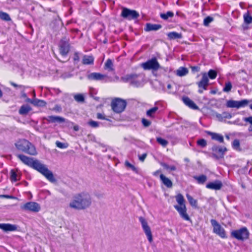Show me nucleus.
<instances>
[{
	"label": "nucleus",
	"instance_id": "obj_1",
	"mask_svg": "<svg viewBox=\"0 0 252 252\" xmlns=\"http://www.w3.org/2000/svg\"><path fill=\"white\" fill-rule=\"evenodd\" d=\"M17 157L26 165L36 170L43 175L50 182L54 183L56 179L52 172L50 171L46 166L40 163L38 160H34L32 158L27 157L24 155L18 154Z\"/></svg>",
	"mask_w": 252,
	"mask_h": 252
},
{
	"label": "nucleus",
	"instance_id": "obj_2",
	"mask_svg": "<svg viewBox=\"0 0 252 252\" xmlns=\"http://www.w3.org/2000/svg\"><path fill=\"white\" fill-rule=\"evenodd\" d=\"M92 204L90 195L87 192H81L75 194L70 202V208L78 210H84L89 208Z\"/></svg>",
	"mask_w": 252,
	"mask_h": 252
},
{
	"label": "nucleus",
	"instance_id": "obj_3",
	"mask_svg": "<svg viewBox=\"0 0 252 252\" xmlns=\"http://www.w3.org/2000/svg\"><path fill=\"white\" fill-rule=\"evenodd\" d=\"M15 145L18 150L29 155H35L37 154L34 145L25 139L19 140L15 143Z\"/></svg>",
	"mask_w": 252,
	"mask_h": 252
},
{
	"label": "nucleus",
	"instance_id": "obj_4",
	"mask_svg": "<svg viewBox=\"0 0 252 252\" xmlns=\"http://www.w3.org/2000/svg\"><path fill=\"white\" fill-rule=\"evenodd\" d=\"M122 79L124 82L128 83L130 85L136 87L142 86L144 82L143 76L141 74H126L122 77Z\"/></svg>",
	"mask_w": 252,
	"mask_h": 252
},
{
	"label": "nucleus",
	"instance_id": "obj_5",
	"mask_svg": "<svg viewBox=\"0 0 252 252\" xmlns=\"http://www.w3.org/2000/svg\"><path fill=\"white\" fill-rule=\"evenodd\" d=\"M126 105L125 100L116 98L111 102V107L113 111L117 113H120L124 111Z\"/></svg>",
	"mask_w": 252,
	"mask_h": 252
},
{
	"label": "nucleus",
	"instance_id": "obj_6",
	"mask_svg": "<svg viewBox=\"0 0 252 252\" xmlns=\"http://www.w3.org/2000/svg\"><path fill=\"white\" fill-rule=\"evenodd\" d=\"M249 232L246 227H243L239 229L235 230L231 232L233 237L238 240L244 241L247 240L249 237Z\"/></svg>",
	"mask_w": 252,
	"mask_h": 252
},
{
	"label": "nucleus",
	"instance_id": "obj_7",
	"mask_svg": "<svg viewBox=\"0 0 252 252\" xmlns=\"http://www.w3.org/2000/svg\"><path fill=\"white\" fill-rule=\"evenodd\" d=\"M139 220L141 224L142 229L146 235L147 238L150 243L153 241V235L151 229L148 224L147 220L142 217L139 218Z\"/></svg>",
	"mask_w": 252,
	"mask_h": 252
},
{
	"label": "nucleus",
	"instance_id": "obj_8",
	"mask_svg": "<svg viewBox=\"0 0 252 252\" xmlns=\"http://www.w3.org/2000/svg\"><path fill=\"white\" fill-rule=\"evenodd\" d=\"M141 66L145 70H158L160 66L156 58L148 60L141 64Z\"/></svg>",
	"mask_w": 252,
	"mask_h": 252
},
{
	"label": "nucleus",
	"instance_id": "obj_9",
	"mask_svg": "<svg viewBox=\"0 0 252 252\" xmlns=\"http://www.w3.org/2000/svg\"><path fill=\"white\" fill-rule=\"evenodd\" d=\"M250 101H251L247 99H243L241 101L230 100L227 101L226 106L228 108H236L239 109L248 105Z\"/></svg>",
	"mask_w": 252,
	"mask_h": 252
},
{
	"label": "nucleus",
	"instance_id": "obj_10",
	"mask_svg": "<svg viewBox=\"0 0 252 252\" xmlns=\"http://www.w3.org/2000/svg\"><path fill=\"white\" fill-rule=\"evenodd\" d=\"M40 205L35 202H29L21 206V209L25 211L38 212L40 210Z\"/></svg>",
	"mask_w": 252,
	"mask_h": 252
},
{
	"label": "nucleus",
	"instance_id": "obj_11",
	"mask_svg": "<svg viewBox=\"0 0 252 252\" xmlns=\"http://www.w3.org/2000/svg\"><path fill=\"white\" fill-rule=\"evenodd\" d=\"M60 53L62 56H66L70 50V46L68 40L65 38H63L59 43Z\"/></svg>",
	"mask_w": 252,
	"mask_h": 252
},
{
	"label": "nucleus",
	"instance_id": "obj_12",
	"mask_svg": "<svg viewBox=\"0 0 252 252\" xmlns=\"http://www.w3.org/2000/svg\"><path fill=\"white\" fill-rule=\"evenodd\" d=\"M121 16L123 18L131 20L137 18L139 16V14L135 10H130L127 8H123Z\"/></svg>",
	"mask_w": 252,
	"mask_h": 252
},
{
	"label": "nucleus",
	"instance_id": "obj_13",
	"mask_svg": "<svg viewBox=\"0 0 252 252\" xmlns=\"http://www.w3.org/2000/svg\"><path fill=\"white\" fill-rule=\"evenodd\" d=\"M174 208L178 211L181 217L185 220H190V218L187 213L186 205H175Z\"/></svg>",
	"mask_w": 252,
	"mask_h": 252
},
{
	"label": "nucleus",
	"instance_id": "obj_14",
	"mask_svg": "<svg viewBox=\"0 0 252 252\" xmlns=\"http://www.w3.org/2000/svg\"><path fill=\"white\" fill-rule=\"evenodd\" d=\"M202 77L201 80L198 82L197 84L200 89L203 90H207V87L209 85V79L206 73H202Z\"/></svg>",
	"mask_w": 252,
	"mask_h": 252
},
{
	"label": "nucleus",
	"instance_id": "obj_15",
	"mask_svg": "<svg viewBox=\"0 0 252 252\" xmlns=\"http://www.w3.org/2000/svg\"><path fill=\"white\" fill-rule=\"evenodd\" d=\"M0 228L4 231H15L17 230L18 226L10 223H0Z\"/></svg>",
	"mask_w": 252,
	"mask_h": 252
},
{
	"label": "nucleus",
	"instance_id": "obj_16",
	"mask_svg": "<svg viewBox=\"0 0 252 252\" xmlns=\"http://www.w3.org/2000/svg\"><path fill=\"white\" fill-rule=\"evenodd\" d=\"M106 77V75L96 72L91 73L87 75V78L90 80H103Z\"/></svg>",
	"mask_w": 252,
	"mask_h": 252
},
{
	"label": "nucleus",
	"instance_id": "obj_17",
	"mask_svg": "<svg viewBox=\"0 0 252 252\" xmlns=\"http://www.w3.org/2000/svg\"><path fill=\"white\" fill-rule=\"evenodd\" d=\"M182 100L184 103L190 108L193 110H197L198 109V107L196 105V104L188 96L183 97Z\"/></svg>",
	"mask_w": 252,
	"mask_h": 252
},
{
	"label": "nucleus",
	"instance_id": "obj_18",
	"mask_svg": "<svg viewBox=\"0 0 252 252\" xmlns=\"http://www.w3.org/2000/svg\"><path fill=\"white\" fill-rule=\"evenodd\" d=\"M9 178L12 182H16L20 180L21 174L17 170L12 169L10 171Z\"/></svg>",
	"mask_w": 252,
	"mask_h": 252
},
{
	"label": "nucleus",
	"instance_id": "obj_19",
	"mask_svg": "<svg viewBox=\"0 0 252 252\" xmlns=\"http://www.w3.org/2000/svg\"><path fill=\"white\" fill-rule=\"evenodd\" d=\"M46 120L49 123L58 122L61 123L65 121V119L64 118L60 116H49L46 118Z\"/></svg>",
	"mask_w": 252,
	"mask_h": 252
},
{
	"label": "nucleus",
	"instance_id": "obj_20",
	"mask_svg": "<svg viewBox=\"0 0 252 252\" xmlns=\"http://www.w3.org/2000/svg\"><path fill=\"white\" fill-rule=\"evenodd\" d=\"M206 187L211 189L219 190L220 189V182L216 181L214 182L209 183L206 185Z\"/></svg>",
	"mask_w": 252,
	"mask_h": 252
},
{
	"label": "nucleus",
	"instance_id": "obj_21",
	"mask_svg": "<svg viewBox=\"0 0 252 252\" xmlns=\"http://www.w3.org/2000/svg\"><path fill=\"white\" fill-rule=\"evenodd\" d=\"M161 28V26L159 24H153L147 23L146 25L145 30L147 32L154 31H156Z\"/></svg>",
	"mask_w": 252,
	"mask_h": 252
},
{
	"label": "nucleus",
	"instance_id": "obj_22",
	"mask_svg": "<svg viewBox=\"0 0 252 252\" xmlns=\"http://www.w3.org/2000/svg\"><path fill=\"white\" fill-rule=\"evenodd\" d=\"M160 179L162 183L168 188H170L172 187L173 184L172 181L167 177L165 176L163 174H160L159 175Z\"/></svg>",
	"mask_w": 252,
	"mask_h": 252
},
{
	"label": "nucleus",
	"instance_id": "obj_23",
	"mask_svg": "<svg viewBox=\"0 0 252 252\" xmlns=\"http://www.w3.org/2000/svg\"><path fill=\"white\" fill-rule=\"evenodd\" d=\"M211 222L213 227V232L219 235H220V225L214 219L211 220Z\"/></svg>",
	"mask_w": 252,
	"mask_h": 252
},
{
	"label": "nucleus",
	"instance_id": "obj_24",
	"mask_svg": "<svg viewBox=\"0 0 252 252\" xmlns=\"http://www.w3.org/2000/svg\"><path fill=\"white\" fill-rule=\"evenodd\" d=\"M94 62V58L93 56L83 55L82 58V63L85 65L93 64Z\"/></svg>",
	"mask_w": 252,
	"mask_h": 252
},
{
	"label": "nucleus",
	"instance_id": "obj_25",
	"mask_svg": "<svg viewBox=\"0 0 252 252\" xmlns=\"http://www.w3.org/2000/svg\"><path fill=\"white\" fill-rule=\"evenodd\" d=\"M212 156L214 158L219 159L220 158V147L214 146L212 148Z\"/></svg>",
	"mask_w": 252,
	"mask_h": 252
},
{
	"label": "nucleus",
	"instance_id": "obj_26",
	"mask_svg": "<svg viewBox=\"0 0 252 252\" xmlns=\"http://www.w3.org/2000/svg\"><path fill=\"white\" fill-rule=\"evenodd\" d=\"M31 110L32 108L29 105H23L19 110V113L20 115H27Z\"/></svg>",
	"mask_w": 252,
	"mask_h": 252
},
{
	"label": "nucleus",
	"instance_id": "obj_27",
	"mask_svg": "<svg viewBox=\"0 0 252 252\" xmlns=\"http://www.w3.org/2000/svg\"><path fill=\"white\" fill-rule=\"evenodd\" d=\"M28 101L30 102L32 104H33L34 106H41L43 107L45 106L46 103L43 100L35 99H28Z\"/></svg>",
	"mask_w": 252,
	"mask_h": 252
},
{
	"label": "nucleus",
	"instance_id": "obj_28",
	"mask_svg": "<svg viewBox=\"0 0 252 252\" xmlns=\"http://www.w3.org/2000/svg\"><path fill=\"white\" fill-rule=\"evenodd\" d=\"M158 110V106H155L150 109L146 112L147 116L151 118H154Z\"/></svg>",
	"mask_w": 252,
	"mask_h": 252
},
{
	"label": "nucleus",
	"instance_id": "obj_29",
	"mask_svg": "<svg viewBox=\"0 0 252 252\" xmlns=\"http://www.w3.org/2000/svg\"><path fill=\"white\" fill-rule=\"evenodd\" d=\"M189 72L188 69L185 67H180L176 70V75L178 76H184Z\"/></svg>",
	"mask_w": 252,
	"mask_h": 252
},
{
	"label": "nucleus",
	"instance_id": "obj_30",
	"mask_svg": "<svg viewBox=\"0 0 252 252\" xmlns=\"http://www.w3.org/2000/svg\"><path fill=\"white\" fill-rule=\"evenodd\" d=\"M193 178L196 181L198 184H203L207 181V176L205 175L200 176H194Z\"/></svg>",
	"mask_w": 252,
	"mask_h": 252
},
{
	"label": "nucleus",
	"instance_id": "obj_31",
	"mask_svg": "<svg viewBox=\"0 0 252 252\" xmlns=\"http://www.w3.org/2000/svg\"><path fill=\"white\" fill-rule=\"evenodd\" d=\"M167 36L170 39H180L182 37L181 33L175 32H170L167 33Z\"/></svg>",
	"mask_w": 252,
	"mask_h": 252
},
{
	"label": "nucleus",
	"instance_id": "obj_32",
	"mask_svg": "<svg viewBox=\"0 0 252 252\" xmlns=\"http://www.w3.org/2000/svg\"><path fill=\"white\" fill-rule=\"evenodd\" d=\"M104 69L108 70L109 71H112L114 70L113 68V63L111 59H108L105 62L104 64Z\"/></svg>",
	"mask_w": 252,
	"mask_h": 252
},
{
	"label": "nucleus",
	"instance_id": "obj_33",
	"mask_svg": "<svg viewBox=\"0 0 252 252\" xmlns=\"http://www.w3.org/2000/svg\"><path fill=\"white\" fill-rule=\"evenodd\" d=\"M208 135L211 136L212 140H216L219 142H220V135L215 132H211L209 131H206L205 132Z\"/></svg>",
	"mask_w": 252,
	"mask_h": 252
},
{
	"label": "nucleus",
	"instance_id": "obj_34",
	"mask_svg": "<svg viewBox=\"0 0 252 252\" xmlns=\"http://www.w3.org/2000/svg\"><path fill=\"white\" fill-rule=\"evenodd\" d=\"M175 198L176 201L179 204L178 206L186 205L185 204V200L182 194H181V193H179L176 196Z\"/></svg>",
	"mask_w": 252,
	"mask_h": 252
},
{
	"label": "nucleus",
	"instance_id": "obj_35",
	"mask_svg": "<svg viewBox=\"0 0 252 252\" xmlns=\"http://www.w3.org/2000/svg\"><path fill=\"white\" fill-rule=\"evenodd\" d=\"M186 197L190 204V205L194 208L197 207V201L196 200L194 199L192 196H191L189 194H186Z\"/></svg>",
	"mask_w": 252,
	"mask_h": 252
},
{
	"label": "nucleus",
	"instance_id": "obj_36",
	"mask_svg": "<svg viewBox=\"0 0 252 252\" xmlns=\"http://www.w3.org/2000/svg\"><path fill=\"white\" fill-rule=\"evenodd\" d=\"M0 19L5 21H11V18L8 14L0 11Z\"/></svg>",
	"mask_w": 252,
	"mask_h": 252
},
{
	"label": "nucleus",
	"instance_id": "obj_37",
	"mask_svg": "<svg viewBox=\"0 0 252 252\" xmlns=\"http://www.w3.org/2000/svg\"><path fill=\"white\" fill-rule=\"evenodd\" d=\"M74 98L78 102H83L85 100L84 95L81 94H75Z\"/></svg>",
	"mask_w": 252,
	"mask_h": 252
},
{
	"label": "nucleus",
	"instance_id": "obj_38",
	"mask_svg": "<svg viewBox=\"0 0 252 252\" xmlns=\"http://www.w3.org/2000/svg\"><path fill=\"white\" fill-rule=\"evenodd\" d=\"M82 55L81 53L76 52L74 53L73 57V60L74 63H78L80 60V57Z\"/></svg>",
	"mask_w": 252,
	"mask_h": 252
},
{
	"label": "nucleus",
	"instance_id": "obj_39",
	"mask_svg": "<svg viewBox=\"0 0 252 252\" xmlns=\"http://www.w3.org/2000/svg\"><path fill=\"white\" fill-rule=\"evenodd\" d=\"M232 88V84L230 82H227L225 83L223 88V91L225 93L229 92Z\"/></svg>",
	"mask_w": 252,
	"mask_h": 252
},
{
	"label": "nucleus",
	"instance_id": "obj_40",
	"mask_svg": "<svg viewBox=\"0 0 252 252\" xmlns=\"http://www.w3.org/2000/svg\"><path fill=\"white\" fill-rule=\"evenodd\" d=\"M174 16V13L171 11H168L166 13H162L160 14V17L164 20H167L169 17H172Z\"/></svg>",
	"mask_w": 252,
	"mask_h": 252
},
{
	"label": "nucleus",
	"instance_id": "obj_41",
	"mask_svg": "<svg viewBox=\"0 0 252 252\" xmlns=\"http://www.w3.org/2000/svg\"><path fill=\"white\" fill-rule=\"evenodd\" d=\"M157 141L158 142V144L161 145L163 147H166L168 143V141L166 140L163 139L161 137H157Z\"/></svg>",
	"mask_w": 252,
	"mask_h": 252
},
{
	"label": "nucleus",
	"instance_id": "obj_42",
	"mask_svg": "<svg viewBox=\"0 0 252 252\" xmlns=\"http://www.w3.org/2000/svg\"><path fill=\"white\" fill-rule=\"evenodd\" d=\"M232 147L235 150L237 151H240L241 148L239 140L238 139H235L232 143Z\"/></svg>",
	"mask_w": 252,
	"mask_h": 252
},
{
	"label": "nucleus",
	"instance_id": "obj_43",
	"mask_svg": "<svg viewBox=\"0 0 252 252\" xmlns=\"http://www.w3.org/2000/svg\"><path fill=\"white\" fill-rule=\"evenodd\" d=\"M208 75V78L209 77L211 79H215L217 76V72L215 70L210 69L209 71L208 74H207Z\"/></svg>",
	"mask_w": 252,
	"mask_h": 252
},
{
	"label": "nucleus",
	"instance_id": "obj_44",
	"mask_svg": "<svg viewBox=\"0 0 252 252\" xmlns=\"http://www.w3.org/2000/svg\"><path fill=\"white\" fill-rule=\"evenodd\" d=\"M244 19L245 22L248 24L252 22V16H250L248 13L244 15Z\"/></svg>",
	"mask_w": 252,
	"mask_h": 252
},
{
	"label": "nucleus",
	"instance_id": "obj_45",
	"mask_svg": "<svg viewBox=\"0 0 252 252\" xmlns=\"http://www.w3.org/2000/svg\"><path fill=\"white\" fill-rule=\"evenodd\" d=\"M56 146L61 149H65L68 147V145L66 143H62L59 141L56 142Z\"/></svg>",
	"mask_w": 252,
	"mask_h": 252
},
{
	"label": "nucleus",
	"instance_id": "obj_46",
	"mask_svg": "<svg viewBox=\"0 0 252 252\" xmlns=\"http://www.w3.org/2000/svg\"><path fill=\"white\" fill-rule=\"evenodd\" d=\"M213 21V18L210 16H208L204 19L203 24L205 26H208L209 24Z\"/></svg>",
	"mask_w": 252,
	"mask_h": 252
},
{
	"label": "nucleus",
	"instance_id": "obj_47",
	"mask_svg": "<svg viewBox=\"0 0 252 252\" xmlns=\"http://www.w3.org/2000/svg\"><path fill=\"white\" fill-rule=\"evenodd\" d=\"M197 144L198 146L204 148L207 145V142L204 139H200L197 141Z\"/></svg>",
	"mask_w": 252,
	"mask_h": 252
},
{
	"label": "nucleus",
	"instance_id": "obj_48",
	"mask_svg": "<svg viewBox=\"0 0 252 252\" xmlns=\"http://www.w3.org/2000/svg\"><path fill=\"white\" fill-rule=\"evenodd\" d=\"M162 165L166 170H169L170 171H175L176 169V168L174 165L169 166L166 163H163L162 164Z\"/></svg>",
	"mask_w": 252,
	"mask_h": 252
},
{
	"label": "nucleus",
	"instance_id": "obj_49",
	"mask_svg": "<svg viewBox=\"0 0 252 252\" xmlns=\"http://www.w3.org/2000/svg\"><path fill=\"white\" fill-rule=\"evenodd\" d=\"M125 165L126 166L130 168L131 170H132L134 172H136V173H138V169L134 165L129 163L128 161H126Z\"/></svg>",
	"mask_w": 252,
	"mask_h": 252
},
{
	"label": "nucleus",
	"instance_id": "obj_50",
	"mask_svg": "<svg viewBox=\"0 0 252 252\" xmlns=\"http://www.w3.org/2000/svg\"><path fill=\"white\" fill-rule=\"evenodd\" d=\"M88 125L92 127H97L99 126V123L93 120L90 121L88 122Z\"/></svg>",
	"mask_w": 252,
	"mask_h": 252
},
{
	"label": "nucleus",
	"instance_id": "obj_51",
	"mask_svg": "<svg viewBox=\"0 0 252 252\" xmlns=\"http://www.w3.org/2000/svg\"><path fill=\"white\" fill-rule=\"evenodd\" d=\"M244 121L248 122L251 124L249 128V131H252V116L244 118Z\"/></svg>",
	"mask_w": 252,
	"mask_h": 252
},
{
	"label": "nucleus",
	"instance_id": "obj_52",
	"mask_svg": "<svg viewBox=\"0 0 252 252\" xmlns=\"http://www.w3.org/2000/svg\"><path fill=\"white\" fill-rule=\"evenodd\" d=\"M142 123L143 125L145 127H148L151 124V122L150 121L144 118L142 119Z\"/></svg>",
	"mask_w": 252,
	"mask_h": 252
},
{
	"label": "nucleus",
	"instance_id": "obj_53",
	"mask_svg": "<svg viewBox=\"0 0 252 252\" xmlns=\"http://www.w3.org/2000/svg\"><path fill=\"white\" fill-rule=\"evenodd\" d=\"M147 157V154L146 153H144L141 155H140L139 156V159L141 161H143Z\"/></svg>",
	"mask_w": 252,
	"mask_h": 252
},
{
	"label": "nucleus",
	"instance_id": "obj_54",
	"mask_svg": "<svg viewBox=\"0 0 252 252\" xmlns=\"http://www.w3.org/2000/svg\"><path fill=\"white\" fill-rule=\"evenodd\" d=\"M97 118L98 119H101V120H107L103 114H102L101 113H98L97 114Z\"/></svg>",
	"mask_w": 252,
	"mask_h": 252
},
{
	"label": "nucleus",
	"instance_id": "obj_55",
	"mask_svg": "<svg viewBox=\"0 0 252 252\" xmlns=\"http://www.w3.org/2000/svg\"><path fill=\"white\" fill-rule=\"evenodd\" d=\"M191 70L193 72H198L199 71V67L197 66H194L191 67Z\"/></svg>",
	"mask_w": 252,
	"mask_h": 252
},
{
	"label": "nucleus",
	"instance_id": "obj_56",
	"mask_svg": "<svg viewBox=\"0 0 252 252\" xmlns=\"http://www.w3.org/2000/svg\"><path fill=\"white\" fill-rule=\"evenodd\" d=\"M10 84L13 86L14 87H19L20 88H24L25 87L22 85H18L17 84L13 83V82H10Z\"/></svg>",
	"mask_w": 252,
	"mask_h": 252
},
{
	"label": "nucleus",
	"instance_id": "obj_57",
	"mask_svg": "<svg viewBox=\"0 0 252 252\" xmlns=\"http://www.w3.org/2000/svg\"><path fill=\"white\" fill-rule=\"evenodd\" d=\"M161 171L160 170H157L156 171H155L154 173H153V175L155 176H157L159 173H160Z\"/></svg>",
	"mask_w": 252,
	"mask_h": 252
},
{
	"label": "nucleus",
	"instance_id": "obj_58",
	"mask_svg": "<svg viewBox=\"0 0 252 252\" xmlns=\"http://www.w3.org/2000/svg\"><path fill=\"white\" fill-rule=\"evenodd\" d=\"M79 126H77V125L74 126H73V129L75 131H78V130H79Z\"/></svg>",
	"mask_w": 252,
	"mask_h": 252
},
{
	"label": "nucleus",
	"instance_id": "obj_59",
	"mask_svg": "<svg viewBox=\"0 0 252 252\" xmlns=\"http://www.w3.org/2000/svg\"><path fill=\"white\" fill-rule=\"evenodd\" d=\"M204 90H203L202 89L199 88V89L198 90V93L200 94H202V93H203Z\"/></svg>",
	"mask_w": 252,
	"mask_h": 252
},
{
	"label": "nucleus",
	"instance_id": "obj_60",
	"mask_svg": "<svg viewBox=\"0 0 252 252\" xmlns=\"http://www.w3.org/2000/svg\"><path fill=\"white\" fill-rule=\"evenodd\" d=\"M171 87H172L171 85H170L169 84L167 85V88L168 90H170L171 89Z\"/></svg>",
	"mask_w": 252,
	"mask_h": 252
},
{
	"label": "nucleus",
	"instance_id": "obj_61",
	"mask_svg": "<svg viewBox=\"0 0 252 252\" xmlns=\"http://www.w3.org/2000/svg\"><path fill=\"white\" fill-rule=\"evenodd\" d=\"M221 237H224V231L223 230H221Z\"/></svg>",
	"mask_w": 252,
	"mask_h": 252
},
{
	"label": "nucleus",
	"instance_id": "obj_62",
	"mask_svg": "<svg viewBox=\"0 0 252 252\" xmlns=\"http://www.w3.org/2000/svg\"><path fill=\"white\" fill-rule=\"evenodd\" d=\"M2 96V93L1 91V90L0 89V97H1Z\"/></svg>",
	"mask_w": 252,
	"mask_h": 252
},
{
	"label": "nucleus",
	"instance_id": "obj_63",
	"mask_svg": "<svg viewBox=\"0 0 252 252\" xmlns=\"http://www.w3.org/2000/svg\"><path fill=\"white\" fill-rule=\"evenodd\" d=\"M226 148H225L224 149H223L221 148V152H222V151H226Z\"/></svg>",
	"mask_w": 252,
	"mask_h": 252
},
{
	"label": "nucleus",
	"instance_id": "obj_64",
	"mask_svg": "<svg viewBox=\"0 0 252 252\" xmlns=\"http://www.w3.org/2000/svg\"><path fill=\"white\" fill-rule=\"evenodd\" d=\"M250 108L251 110H252V104L250 105Z\"/></svg>",
	"mask_w": 252,
	"mask_h": 252
}]
</instances>
